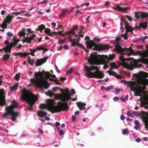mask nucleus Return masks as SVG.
Here are the masks:
<instances>
[{
    "mask_svg": "<svg viewBox=\"0 0 148 148\" xmlns=\"http://www.w3.org/2000/svg\"><path fill=\"white\" fill-rule=\"evenodd\" d=\"M119 50L120 53L121 55V56H119V60L121 62L120 63L121 65H122L124 68L131 71L133 70L135 68H138V65L135 62L132 63L131 65L125 62V61L126 59L124 58L123 56V55L127 54V56H129L133 54L134 56L139 55L142 57H145L148 56V47L147 48L146 51H144L142 52L140 51L134 52V50L131 49V48L125 47L123 48L120 47Z\"/></svg>",
    "mask_w": 148,
    "mask_h": 148,
    "instance_id": "f257e3e1",
    "label": "nucleus"
},
{
    "mask_svg": "<svg viewBox=\"0 0 148 148\" xmlns=\"http://www.w3.org/2000/svg\"><path fill=\"white\" fill-rule=\"evenodd\" d=\"M36 77L31 79L32 82L34 84L36 87L41 89H47L49 86V84L46 79L52 75L49 72H45L44 70L41 72H36L34 74Z\"/></svg>",
    "mask_w": 148,
    "mask_h": 148,
    "instance_id": "f03ea898",
    "label": "nucleus"
},
{
    "mask_svg": "<svg viewBox=\"0 0 148 148\" xmlns=\"http://www.w3.org/2000/svg\"><path fill=\"white\" fill-rule=\"evenodd\" d=\"M115 56L113 54H110L108 56L107 55H98L97 53H91L90 56L86 57V59L91 65L104 64L108 63L109 60L113 59Z\"/></svg>",
    "mask_w": 148,
    "mask_h": 148,
    "instance_id": "7ed1b4c3",
    "label": "nucleus"
},
{
    "mask_svg": "<svg viewBox=\"0 0 148 148\" xmlns=\"http://www.w3.org/2000/svg\"><path fill=\"white\" fill-rule=\"evenodd\" d=\"M47 104L42 103L40 104L39 108L41 109H47L52 113H54L60 112L62 110H65L69 107L66 102H60L59 105L55 106H53V102L49 99L46 100Z\"/></svg>",
    "mask_w": 148,
    "mask_h": 148,
    "instance_id": "20e7f679",
    "label": "nucleus"
},
{
    "mask_svg": "<svg viewBox=\"0 0 148 148\" xmlns=\"http://www.w3.org/2000/svg\"><path fill=\"white\" fill-rule=\"evenodd\" d=\"M84 68L86 71L85 74L87 77L98 78H102L104 77L103 74L95 66H85Z\"/></svg>",
    "mask_w": 148,
    "mask_h": 148,
    "instance_id": "39448f33",
    "label": "nucleus"
},
{
    "mask_svg": "<svg viewBox=\"0 0 148 148\" xmlns=\"http://www.w3.org/2000/svg\"><path fill=\"white\" fill-rule=\"evenodd\" d=\"M21 97L22 99L27 103L28 109L30 110H32V106L37 100V97L28 92L24 91Z\"/></svg>",
    "mask_w": 148,
    "mask_h": 148,
    "instance_id": "423d86ee",
    "label": "nucleus"
},
{
    "mask_svg": "<svg viewBox=\"0 0 148 148\" xmlns=\"http://www.w3.org/2000/svg\"><path fill=\"white\" fill-rule=\"evenodd\" d=\"M128 86L131 88H137L138 90H134V95L136 96H140V92H142V90H144L146 88V87L144 83L142 81H140L138 84L135 81H131L128 83Z\"/></svg>",
    "mask_w": 148,
    "mask_h": 148,
    "instance_id": "0eeeda50",
    "label": "nucleus"
},
{
    "mask_svg": "<svg viewBox=\"0 0 148 148\" xmlns=\"http://www.w3.org/2000/svg\"><path fill=\"white\" fill-rule=\"evenodd\" d=\"M86 40H88L86 42V47L90 49H92V50L102 51L106 50L107 49V47L105 45L98 46L95 44L93 41H89L90 37L88 36H86L85 37Z\"/></svg>",
    "mask_w": 148,
    "mask_h": 148,
    "instance_id": "6e6552de",
    "label": "nucleus"
},
{
    "mask_svg": "<svg viewBox=\"0 0 148 148\" xmlns=\"http://www.w3.org/2000/svg\"><path fill=\"white\" fill-rule=\"evenodd\" d=\"M11 106L6 107V112L3 114L2 116L5 118H6L7 116H11L12 120L13 121H15L16 120V118L18 115V113L11 110Z\"/></svg>",
    "mask_w": 148,
    "mask_h": 148,
    "instance_id": "1a4fd4ad",
    "label": "nucleus"
},
{
    "mask_svg": "<svg viewBox=\"0 0 148 148\" xmlns=\"http://www.w3.org/2000/svg\"><path fill=\"white\" fill-rule=\"evenodd\" d=\"M60 91L62 93V94L60 95V99L62 101H67L71 99V94L67 89H61Z\"/></svg>",
    "mask_w": 148,
    "mask_h": 148,
    "instance_id": "9d476101",
    "label": "nucleus"
},
{
    "mask_svg": "<svg viewBox=\"0 0 148 148\" xmlns=\"http://www.w3.org/2000/svg\"><path fill=\"white\" fill-rule=\"evenodd\" d=\"M19 41V40L18 39H17L11 42L10 43H9V40H7L5 41L4 43L6 45H7V46L4 48V49L6 52H10L12 48L16 46Z\"/></svg>",
    "mask_w": 148,
    "mask_h": 148,
    "instance_id": "9b49d317",
    "label": "nucleus"
},
{
    "mask_svg": "<svg viewBox=\"0 0 148 148\" xmlns=\"http://www.w3.org/2000/svg\"><path fill=\"white\" fill-rule=\"evenodd\" d=\"M25 30L23 29L22 30L19 32V35L21 36H25ZM27 36L26 37L25 36V39L23 40V42H26L27 43H30L31 41L36 36V35L34 34H32V35H29L28 34H27Z\"/></svg>",
    "mask_w": 148,
    "mask_h": 148,
    "instance_id": "f8f14e48",
    "label": "nucleus"
},
{
    "mask_svg": "<svg viewBox=\"0 0 148 148\" xmlns=\"http://www.w3.org/2000/svg\"><path fill=\"white\" fill-rule=\"evenodd\" d=\"M121 23H120V29L121 30L122 29V30L121 31V32H122L124 29V28H123L122 26L123 24V22L125 24V28L127 31L131 32L134 29L133 28L129 25V24L127 22L125 21V19L124 16H122V18L121 19Z\"/></svg>",
    "mask_w": 148,
    "mask_h": 148,
    "instance_id": "ddd939ff",
    "label": "nucleus"
},
{
    "mask_svg": "<svg viewBox=\"0 0 148 148\" xmlns=\"http://www.w3.org/2000/svg\"><path fill=\"white\" fill-rule=\"evenodd\" d=\"M12 17L10 16H7L6 18L3 22L0 27L3 29H6L7 27V23L9 25L12 20Z\"/></svg>",
    "mask_w": 148,
    "mask_h": 148,
    "instance_id": "4468645a",
    "label": "nucleus"
},
{
    "mask_svg": "<svg viewBox=\"0 0 148 148\" xmlns=\"http://www.w3.org/2000/svg\"><path fill=\"white\" fill-rule=\"evenodd\" d=\"M135 16L136 18L139 19L140 18H145L148 17V12H135Z\"/></svg>",
    "mask_w": 148,
    "mask_h": 148,
    "instance_id": "2eb2a0df",
    "label": "nucleus"
},
{
    "mask_svg": "<svg viewBox=\"0 0 148 148\" xmlns=\"http://www.w3.org/2000/svg\"><path fill=\"white\" fill-rule=\"evenodd\" d=\"M116 7H112V8L114 10H117L119 11L123 12L124 13H127L128 11L130 9V8L128 7H121L118 4L115 5Z\"/></svg>",
    "mask_w": 148,
    "mask_h": 148,
    "instance_id": "dca6fc26",
    "label": "nucleus"
},
{
    "mask_svg": "<svg viewBox=\"0 0 148 148\" xmlns=\"http://www.w3.org/2000/svg\"><path fill=\"white\" fill-rule=\"evenodd\" d=\"M4 92L3 89L0 90V106H3L6 104L5 99Z\"/></svg>",
    "mask_w": 148,
    "mask_h": 148,
    "instance_id": "f3484780",
    "label": "nucleus"
},
{
    "mask_svg": "<svg viewBox=\"0 0 148 148\" xmlns=\"http://www.w3.org/2000/svg\"><path fill=\"white\" fill-rule=\"evenodd\" d=\"M29 50L30 51L31 54L33 56H34V53L36 52V51H37L38 50H43L44 51H45V52H46L47 51V49H46L44 47L41 46L37 47L36 49H29Z\"/></svg>",
    "mask_w": 148,
    "mask_h": 148,
    "instance_id": "a211bd4d",
    "label": "nucleus"
},
{
    "mask_svg": "<svg viewBox=\"0 0 148 148\" xmlns=\"http://www.w3.org/2000/svg\"><path fill=\"white\" fill-rule=\"evenodd\" d=\"M48 58V56H47L44 57V58L37 59L35 63L36 66H40L45 63L46 61Z\"/></svg>",
    "mask_w": 148,
    "mask_h": 148,
    "instance_id": "6ab92c4d",
    "label": "nucleus"
},
{
    "mask_svg": "<svg viewBox=\"0 0 148 148\" xmlns=\"http://www.w3.org/2000/svg\"><path fill=\"white\" fill-rule=\"evenodd\" d=\"M46 112L42 110H40L38 111L37 112V116L40 117H43L47 115Z\"/></svg>",
    "mask_w": 148,
    "mask_h": 148,
    "instance_id": "aec40b11",
    "label": "nucleus"
},
{
    "mask_svg": "<svg viewBox=\"0 0 148 148\" xmlns=\"http://www.w3.org/2000/svg\"><path fill=\"white\" fill-rule=\"evenodd\" d=\"M77 105L79 107V109L80 110H84L85 109V107H83L84 106L86 105V103L83 102H77L76 103Z\"/></svg>",
    "mask_w": 148,
    "mask_h": 148,
    "instance_id": "412c9836",
    "label": "nucleus"
},
{
    "mask_svg": "<svg viewBox=\"0 0 148 148\" xmlns=\"http://www.w3.org/2000/svg\"><path fill=\"white\" fill-rule=\"evenodd\" d=\"M18 105V103L15 100L12 101L11 104L10 106H11V109L13 110L14 108H16Z\"/></svg>",
    "mask_w": 148,
    "mask_h": 148,
    "instance_id": "4be33fe9",
    "label": "nucleus"
},
{
    "mask_svg": "<svg viewBox=\"0 0 148 148\" xmlns=\"http://www.w3.org/2000/svg\"><path fill=\"white\" fill-rule=\"evenodd\" d=\"M143 121L145 123V128L147 130H148V118L146 117H143Z\"/></svg>",
    "mask_w": 148,
    "mask_h": 148,
    "instance_id": "5701e85b",
    "label": "nucleus"
},
{
    "mask_svg": "<svg viewBox=\"0 0 148 148\" xmlns=\"http://www.w3.org/2000/svg\"><path fill=\"white\" fill-rule=\"evenodd\" d=\"M121 38L120 37H116V39L114 40L111 41V42L115 45H118L119 44V40H120Z\"/></svg>",
    "mask_w": 148,
    "mask_h": 148,
    "instance_id": "b1692460",
    "label": "nucleus"
},
{
    "mask_svg": "<svg viewBox=\"0 0 148 148\" xmlns=\"http://www.w3.org/2000/svg\"><path fill=\"white\" fill-rule=\"evenodd\" d=\"M139 26L140 28H143V29L147 28V23H141L139 24Z\"/></svg>",
    "mask_w": 148,
    "mask_h": 148,
    "instance_id": "393cba45",
    "label": "nucleus"
},
{
    "mask_svg": "<svg viewBox=\"0 0 148 148\" xmlns=\"http://www.w3.org/2000/svg\"><path fill=\"white\" fill-rule=\"evenodd\" d=\"M45 26L43 25H41L38 26V29L36 30L40 31V32H42V30L45 29Z\"/></svg>",
    "mask_w": 148,
    "mask_h": 148,
    "instance_id": "a878e982",
    "label": "nucleus"
},
{
    "mask_svg": "<svg viewBox=\"0 0 148 148\" xmlns=\"http://www.w3.org/2000/svg\"><path fill=\"white\" fill-rule=\"evenodd\" d=\"M18 87V84L17 83L15 84L13 86L10 88V90L12 92L16 90Z\"/></svg>",
    "mask_w": 148,
    "mask_h": 148,
    "instance_id": "bb28decb",
    "label": "nucleus"
},
{
    "mask_svg": "<svg viewBox=\"0 0 148 148\" xmlns=\"http://www.w3.org/2000/svg\"><path fill=\"white\" fill-rule=\"evenodd\" d=\"M110 64L111 67L112 69H118V66L114 63H111Z\"/></svg>",
    "mask_w": 148,
    "mask_h": 148,
    "instance_id": "cd10ccee",
    "label": "nucleus"
},
{
    "mask_svg": "<svg viewBox=\"0 0 148 148\" xmlns=\"http://www.w3.org/2000/svg\"><path fill=\"white\" fill-rule=\"evenodd\" d=\"M50 31V29L48 28L45 29L44 31V32L46 34L49 36H51L52 35V34L51 33Z\"/></svg>",
    "mask_w": 148,
    "mask_h": 148,
    "instance_id": "c85d7f7f",
    "label": "nucleus"
},
{
    "mask_svg": "<svg viewBox=\"0 0 148 148\" xmlns=\"http://www.w3.org/2000/svg\"><path fill=\"white\" fill-rule=\"evenodd\" d=\"M10 57V55L8 53L4 55L3 58V59L4 60H8Z\"/></svg>",
    "mask_w": 148,
    "mask_h": 148,
    "instance_id": "c756f323",
    "label": "nucleus"
},
{
    "mask_svg": "<svg viewBox=\"0 0 148 148\" xmlns=\"http://www.w3.org/2000/svg\"><path fill=\"white\" fill-rule=\"evenodd\" d=\"M28 62L29 63L31 64V66H32L34 64V61L33 59H31L30 58H29L28 59Z\"/></svg>",
    "mask_w": 148,
    "mask_h": 148,
    "instance_id": "7c9ffc66",
    "label": "nucleus"
},
{
    "mask_svg": "<svg viewBox=\"0 0 148 148\" xmlns=\"http://www.w3.org/2000/svg\"><path fill=\"white\" fill-rule=\"evenodd\" d=\"M122 133L123 135H128L129 133L127 129H125L123 130Z\"/></svg>",
    "mask_w": 148,
    "mask_h": 148,
    "instance_id": "2f4dec72",
    "label": "nucleus"
},
{
    "mask_svg": "<svg viewBox=\"0 0 148 148\" xmlns=\"http://www.w3.org/2000/svg\"><path fill=\"white\" fill-rule=\"evenodd\" d=\"M77 38H75L74 39V42L76 44V45H77V44L78 43L79 41L80 38V37H77Z\"/></svg>",
    "mask_w": 148,
    "mask_h": 148,
    "instance_id": "473e14b6",
    "label": "nucleus"
},
{
    "mask_svg": "<svg viewBox=\"0 0 148 148\" xmlns=\"http://www.w3.org/2000/svg\"><path fill=\"white\" fill-rule=\"evenodd\" d=\"M113 86H108L107 87H105V90L106 91H109L110 90L113 88Z\"/></svg>",
    "mask_w": 148,
    "mask_h": 148,
    "instance_id": "72a5a7b5",
    "label": "nucleus"
},
{
    "mask_svg": "<svg viewBox=\"0 0 148 148\" xmlns=\"http://www.w3.org/2000/svg\"><path fill=\"white\" fill-rule=\"evenodd\" d=\"M135 136V135L134 134H130V140L132 141H134V137Z\"/></svg>",
    "mask_w": 148,
    "mask_h": 148,
    "instance_id": "f704fd0d",
    "label": "nucleus"
},
{
    "mask_svg": "<svg viewBox=\"0 0 148 148\" xmlns=\"http://www.w3.org/2000/svg\"><path fill=\"white\" fill-rule=\"evenodd\" d=\"M133 114H135V115H136V116H140V112L138 111H133Z\"/></svg>",
    "mask_w": 148,
    "mask_h": 148,
    "instance_id": "c9c22d12",
    "label": "nucleus"
},
{
    "mask_svg": "<svg viewBox=\"0 0 148 148\" xmlns=\"http://www.w3.org/2000/svg\"><path fill=\"white\" fill-rule=\"evenodd\" d=\"M127 114L128 116H132V118L133 117V116H132V113L131 111L128 110L127 112Z\"/></svg>",
    "mask_w": 148,
    "mask_h": 148,
    "instance_id": "e433bc0d",
    "label": "nucleus"
},
{
    "mask_svg": "<svg viewBox=\"0 0 148 148\" xmlns=\"http://www.w3.org/2000/svg\"><path fill=\"white\" fill-rule=\"evenodd\" d=\"M109 74L110 75H112L114 76H116L117 75V73L114 71H111L109 73Z\"/></svg>",
    "mask_w": 148,
    "mask_h": 148,
    "instance_id": "4c0bfd02",
    "label": "nucleus"
},
{
    "mask_svg": "<svg viewBox=\"0 0 148 148\" xmlns=\"http://www.w3.org/2000/svg\"><path fill=\"white\" fill-rule=\"evenodd\" d=\"M70 42H72L71 45L72 46H75V45H76V44L75 43V42H74V39H71L70 40Z\"/></svg>",
    "mask_w": 148,
    "mask_h": 148,
    "instance_id": "58836bf2",
    "label": "nucleus"
},
{
    "mask_svg": "<svg viewBox=\"0 0 148 148\" xmlns=\"http://www.w3.org/2000/svg\"><path fill=\"white\" fill-rule=\"evenodd\" d=\"M20 75L19 74H17L14 77V78L15 79L18 80L19 79Z\"/></svg>",
    "mask_w": 148,
    "mask_h": 148,
    "instance_id": "ea45409f",
    "label": "nucleus"
},
{
    "mask_svg": "<svg viewBox=\"0 0 148 148\" xmlns=\"http://www.w3.org/2000/svg\"><path fill=\"white\" fill-rule=\"evenodd\" d=\"M90 4V3L88 2H87L85 3H83L81 5V7H82L84 6H86V7L88 6Z\"/></svg>",
    "mask_w": 148,
    "mask_h": 148,
    "instance_id": "a19ab883",
    "label": "nucleus"
},
{
    "mask_svg": "<svg viewBox=\"0 0 148 148\" xmlns=\"http://www.w3.org/2000/svg\"><path fill=\"white\" fill-rule=\"evenodd\" d=\"M71 32L72 34L75 35L76 37H77V36H78V35L75 34V32L74 31L73 29H72L71 30Z\"/></svg>",
    "mask_w": 148,
    "mask_h": 148,
    "instance_id": "79ce46f5",
    "label": "nucleus"
},
{
    "mask_svg": "<svg viewBox=\"0 0 148 148\" xmlns=\"http://www.w3.org/2000/svg\"><path fill=\"white\" fill-rule=\"evenodd\" d=\"M126 18H127V19L130 21H131L132 20V17L129 16L128 15H125L124 16Z\"/></svg>",
    "mask_w": 148,
    "mask_h": 148,
    "instance_id": "37998d69",
    "label": "nucleus"
},
{
    "mask_svg": "<svg viewBox=\"0 0 148 148\" xmlns=\"http://www.w3.org/2000/svg\"><path fill=\"white\" fill-rule=\"evenodd\" d=\"M77 45L78 46L80 47L82 49H84V46L81 43H78L77 44V45Z\"/></svg>",
    "mask_w": 148,
    "mask_h": 148,
    "instance_id": "c03bdc74",
    "label": "nucleus"
},
{
    "mask_svg": "<svg viewBox=\"0 0 148 148\" xmlns=\"http://www.w3.org/2000/svg\"><path fill=\"white\" fill-rule=\"evenodd\" d=\"M64 42V40H60L58 42V43L59 44H63Z\"/></svg>",
    "mask_w": 148,
    "mask_h": 148,
    "instance_id": "a18cd8bd",
    "label": "nucleus"
},
{
    "mask_svg": "<svg viewBox=\"0 0 148 148\" xmlns=\"http://www.w3.org/2000/svg\"><path fill=\"white\" fill-rule=\"evenodd\" d=\"M49 94L46 92V94L47 95L50 96V97H51L53 95V93L51 91H49L48 92Z\"/></svg>",
    "mask_w": 148,
    "mask_h": 148,
    "instance_id": "49530a36",
    "label": "nucleus"
},
{
    "mask_svg": "<svg viewBox=\"0 0 148 148\" xmlns=\"http://www.w3.org/2000/svg\"><path fill=\"white\" fill-rule=\"evenodd\" d=\"M142 75L145 77H148V73L146 72H143Z\"/></svg>",
    "mask_w": 148,
    "mask_h": 148,
    "instance_id": "de8ad7c7",
    "label": "nucleus"
},
{
    "mask_svg": "<svg viewBox=\"0 0 148 148\" xmlns=\"http://www.w3.org/2000/svg\"><path fill=\"white\" fill-rule=\"evenodd\" d=\"M54 82L56 83V84H60V83L59 82V80L58 79H54Z\"/></svg>",
    "mask_w": 148,
    "mask_h": 148,
    "instance_id": "09e8293b",
    "label": "nucleus"
},
{
    "mask_svg": "<svg viewBox=\"0 0 148 148\" xmlns=\"http://www.w3.org/2000/svg\"><path fill=\"white\" fill-rule=\"evenodd\" d=\"M119 99V98L118 97H116L113 98V100L115 101H118Z\"/></svg>",
    "mask_w": 148,
    "mask_h": 148,
    "instance_id": "8fccbe9b",
    "label": "nucleus"
},
{
    "mask_svg": "<svg viewBox=\"0 0 148 148\" xmlns=\"http://www.w3.org/2000/svg\"><path fill=\"white\" fill-rule=\"evenodd\" d=\"M58 88H59L58 87H54L52 89V90L53 92H55L57 90Z\"/></svg>",
    "mask_w": 148,
    "mask_h": 148,
    "instance_id": "3c124183",
    "label": "nucleus"
},
{
    "mask_svg": "<svg viewBox=\"0 0 148 148\" xmlns=\"http://www.w3.org/2000/svg\"><path fill=\"white\" fill-rule=\"evenodd\" d=\"M138 49H143V45H141L140 46H137L136 47Z\"/></svg>",
    "mask_w": 148,
    "mask_h": 148,
    "instance_id": "603ef678",
    "label": "nucleus"
},
{
    "mask_svg": "<svg viewBox=\"0 0 148 148\" xmlns=\"http://www.w3.org/2000/svg\"><path fill=\"white\" fill-rule=\"evenodd\" d=\"M120 90H121L120 89H116V90H115V93L116 94H119L120 93Z\"/></svg>",
    "mask_w": 148,
    "mask_h": 148,
    "instance_id": "864d4df0",
    "label": "nucleus"
},
{
    "mask_svg": "<svg viewBox=\"0 0 148 148\" xmlns=\"http://www.w3.org/2000/svg\"><path fill=\"white\" fill-rule=\"evenodd\" d=\"M73 71V69L72 68H70L69 71L67 72V73H71Z\"/></svg>",
    "mask_w": 148,
    "mask_h": 148,
    "instance_id": "5fc2aeb1",
    "label": "nucleus"
},
{
    "mask_svg": "<svg viewBox=\"0 0 148 148\" xmlns=\"http://www.w3.org/2000/svg\"><path fill=\"white\" fill-rule=\"evenodd\" d=\"M59 134L61 136H62L64 134V132L62 130H60L59 132Z\"/></svg>",
    "mask_w": 148,
    "mask_h": 148,
    "instance_id": "6e6d98bb",
    "label": "nucleus"
},
{
    "mask_svg": "<svg viewBox=\"0 0 148 148\" xmlns=\"http://www.w3.org/2000/svg\"><path fill=\"white\" fill-rule=\"evenodd\" d=\"M27 31L29 33H32L34 32L32 31L31 29L29 28H28L27 29Z\"/></svg>",
    "mask_w": 148,
    "mask_h": 148,
    "instance_id": "4d7b16f0",
    "label": "nucleus"
},
{
    "mask_svg": "<svg viewBox=\"0 0 148 148\" xmlns=\"http://www.w3.org/2000/svg\"><path fill=\"white\" fill-rule=\"evenodd\" d=\"M95 40L96 41H100L101 40V39L99 38H94Z\"/></svg>",
    "mask_w": 148,
    "mask_h": 148,
    "instance_id": "13d9d810",
    "label": "nucleus"
},
{
    "mask_svg": "<svg viewBox=\"0 0 148 148\" xmlns=\"http://www.w3.org/2000/svg\"><path fill=\"white\" fill-rule=\"evenodd\" d=\"M71 93L73 94H75V90L74 89H72L71 90Z\"/></svg>",
    "mask_w": 148,
    "mask_h": 148,
    "instance_id": "bf43d9fd",
    "label": "nucleus"
},
{
    "mask_svg": "<svg viewBox=\"0 0 148 148\" xmlns=\"http://www.w3.org/2000/svg\"><path fill=\"white\" fill-rule=\"evenodd\" d=\"M55 125L56 126V127H58V126H59L60 125V123L59 122H56Z\"/></svg>",
    "mask_w": 148,
    "mask_h": 148,
    "instance_id": "052dcab7",
    "label": "nucleus"
},
{
    "mask_svg": "<svg viewBox=\"0 0 148 148\" xmlns=\"http://www.w3.org/2000/svg\"><path fill=\"white\" fill-rule=\"evenodd\" d=\"M7 35L11 37L12 36L13 34L11 32H9L7 33Z\"/></svg>",
    "mask_w": 148,
    "mask_h": 148,
    "instance_id": "680f3d73",
    "label": "nucleus"
},
{
    "mask_svg": "<svg viewBox=\"0 0 148 148\" xmlns=\"http://www.w3.org/2000/svg\"><path fill=\"white\" fill-rule=\"evenodd\" d=\"M63 48L66 50H68L69 49V47L67 45H65L64 46Z\"/></svg>",
    "mask_w": 148,
    "mask_h": 148,
    "instance_id": "e2e57ef3",
    "label": "nucleus"
},
{
    "mask_svg": "<svg viewBox=\"0 0 148 148\" xmlns=\"http://www.w3.org/2000/svg\"><path fill=\"white\" fill-rule=\"evenodd\" d=\"M136 141L138 143H139L140 142L141 140L140 138H138L135 139Z\"/></svg>",
    "mask_w": 148,
    "mask_h": 148,
    "instance_id": "0e129e2a",
    "label": "nucleus"
},
{
    "mask_svg": "<svg viewBox=\"0 0 148 148\" xmlns=\"http://www.w3.org/2000/svg\"><path fill=\"white\" fill-rule=\"evenodd\" d=\"M120 119L121 120H123L125 119V117L123 115H121L120 116Z\"/></svg>",
    "mask_w": 148,
    "mask_h": 148,
    "instance_id": "69168bd1",
    "label": "nucleus"
},
{
    "mask_svg": "<svg viewBox=\"0 0 148 148\" xmlns=\"http://www.w3.org/2000/svg\"><path fill=\"white\" fill-rule=\"evenodd\" d=\"M38 130L39 132L41 134H43V131L40 128H38Z\"/></svg>",
    "mask_w": 148,
    "mask_h": 148,
    "instance_id": "338daca9",
    "label": "nucleus"
},
{
    "mask_svg": "<svg viewBox=\"0 0 148 148\" xmlns=\"http://www.w3.org/2000/svg\"><path fill=\"white\" fill-rule=\"evenodd\" d=\"M108 67V66L106 65H104L103 67V69H106Z\"/></svg>",
    "mask_w": 148,
    "mask_h": 148,
    "instance_id": "774afa93",
    "label": "nucleus"
}]
</instances>
